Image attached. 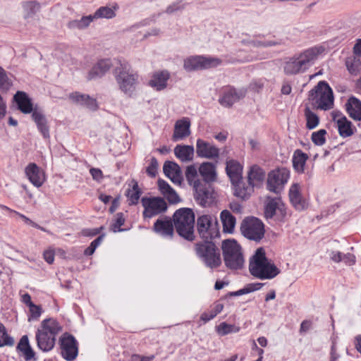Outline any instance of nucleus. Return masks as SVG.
Listing matches in <instances>:
<instances>
[{
  "label": "nucleus",
  "mask_w": 361,
  "mask_h": 361,
  "mask_svg": "<svg viewBox=\"0 0 361 361\" xmlns=\"http://www.w3.org/2000/svg\"><path fill=\"white\" fill-rule=\"evenodd\" d=\"M140 191L138 188L137 183H135L131 189H128L126 192V196L128 198L130 204H136L140 196Z\"/></svg>",
  "instance_id": "obj_45"
},
{
  "label": "nucleus",
  "mask_w": 361,
  "mask_h": 361,
  "mask_svg": "<svg viewBox=\"0 0 361 361\" xmlns=\"http://www.w3.org/2000/svg\"><path fill=\"white\" fill-rule=\"evenodd\" d=\"M221 249L225 265L230 269L237 270L243 267L245 259L240 245L235 240H225Z\"/></svg>",
  "instance_id": "obj_5"
},
{
  "label": "nucleus",
  "mask_w": 361,
  "mask_h": 361,
  "mask_svg": "<svg viewBox=\"0 0 361 361\" xmlns=\"http://www.w3.org/2000/svg\"><path fill=\"white\" fill-rule=\"evenodd\" d=\"M69 99L73 103L85 106L91 110H95L97 109L96 100L90 97L89 95L82 94L79 92H74L69 95Z\"/></svg>",
  "instance_id": "obj_24"
},
{
  "label": "nucleus",
  "mask_w": 361,
  "mask_h": 361,
  "mask_svg": "<svg viewBox=\"0 0 361 361\" xmlns=\"http://www.w3.org/2000/svg\"><path fill=\"white\" fill-rule=\"evenodd\" d=\"M345 65L351 74H356L361 66V56L353 54V56L346 59Z\"/></svg>",
  "instance_id": "obj_42"
},
{
  "label": "nucleus",
  "mask_w": 361,
  "mask_h": 361,
  "mask_svg": "<svg viewBox=\"0 0 361 361\" xmlns=\"http://www.w3.org/2000/svg\"><path fill=\"white\" fill-rule=\"evenodd\" d=\"M245 93L246 91L244 90L236 91L234 89H228L219 99V103L224 106L230 107L240 99L243 98Z\"/></svg>",
  "instance_id": "obj_22"
},
{
  "label": "nucleus",
  "mask_w": 361,
  "mask_h": 361,
  "mask_svg": "<svg viewBox=\"0 0 361 361\" xmlns=\"http://www.w3.org/2000/svg\"><path fill=\"white\" fill-rule=\"evenodd\" d=\"M44 260L48 264H52L54 261V252L52 250H45L43 253Z\"/></svg>",
  "instance_id": "obj_58"
},
{
  "label": "nucleus",
  "mask_w": 361,
  "mask_h": 361,
  "mask_svg": "<svg viewBox=\"0 0 361 361\" xmlns=\"http://www.w3.org/2000/svg\"><path fill=\"white\" fill-rule=\"evenodd\" d=\"M14 100L17 103L18 109L23 114H30L34 111L31 100L25 92L18 91L14 95Z\"/></svg>",
  "instance_id": "obj_26"
},
{
  "label": "nucleus",
  "mask_w": 361,
  "mask_h": 361,
  "mask_svg": "<svg viewBox=\"0 0 361 361\" xmlns=\"http://www.w3.org/2000/svg\"><path fill=\"white\" fill-rule=\"evenodd\" d=\"M234 186V195L241 199H245L253 192V186L248 183L247 185L240 179L232 183Z\"/></svg>",
  "instance_id": "obj_33"
},
{
  "label": "nucleus",
  "mask_w": 361,
  "mask_h": 361,
  "mask_svg": "<svg viewBox=\"0 0 361 361\" xmlns=\"http://www.w3.org/2000/svg\"><path fill=\"white\" fill-rule=\"evenodd\" d=\"M224 308V305L222 304H217L215 305L214 310L210 312L209 317H206L207 313H203L201 315V319L204 320V322H208L210 319L215 317L219 313H220Z\"/></svg>",
  "instance_id": "obj_51"
},
{
  "label": "nucleus",
  "mask_w": 361,
  "mask_h": 361,
  "mask_svg": "<svg viewBox=\"0 0 361 361\" xmlns=\"http://www.w3.org/2000/svg\"><path fill=\"white\" fill-rule=\"evenodd\" d=\"M309 99L314 102L319 109L326 111L334 107L333 91L324 81H320L310 92Z\"/></svg>",
  "instance_id": "obj_7"
},
{
  "label": "nucleus",
  "mask_w": 361,
  "mask_h": 361,
  "mask_svg": "<svg viewBox=\"0 0 361 361\" xmlns=\"http://www.w3.org/2000/svg\"><path fill=\"white\" fill-rule=\"evenodd\" d=\"M289 199L297 210L305 209L308 206L306 200L301 195L300 185L297 183L293 184L290 188Z\"/></svg>",
  "instance_id": "obj_18"
},
{
  "label": "nucleus",
  "mask_w": 361,
  "mask_h": 361,
  "mask_svg": "<svg viewBox=\"0 0 361 361\" xmlns=\"http://www.w3.org/2000/svg\"><path fill=\"white\" fill-rule=\"evenodd\" d=\"M333 119L337 123V128L339 135L343 137H348L353 134L352 123L345 116H341L336 118L337 115L333 112Z\"/></svg>",
  "instance_id": "obj_25"
},
{
  "label": "nucleus",
  "mask_w": 361,
  "mask_h": 361,
  "mask_svg": "<svg viewBox=\"0 0 361 361\" xmlns=\"http://www.w3.org/2000/svg\"><path fill=\"white\" fill-rule=\"evenodd\" d=\"M183 8V5L181 4L180 2L174 3L172 5L169 6L166 8V13H172L174 11H178Z\"/></svg>",
  "instance_id": "obj_62"
},
{
  "label": "nucleus",
  "mask_w": 361,
  "mask_h": 361,
  "mask_svg": "<svg viewBox=\"0 0 361 361\" xmlns=\"http://www.w3.org/2000/svg\"><path fill=\"white\" fill-rule=\"evenodd\" d=\"M185 177L190 185H192L193 187H197L200 184V180L197 178V171L194 166H189L187 167L185 171Z\"/></svg>",
  "instance_id": "obj_43"
},
{
  "label": "nucleus",
  "mask_w": 361,
  "mask_h": 361,
  "mask_svg": "<svg viewBox=\"0 0 361 361\" xmlns=\"http://www.w3.org/2000/svg\"><path fill=\"white\" fill-rule=\"evenodd\" d=\"M281 199L279 197H267L264 203V214L267 218H272L276 211L279 208Z\"/></svg>",
  "instance_id": "obj_38"
},
{
  "label": "nucleus",
  "mask_w": 361,
  "mask_h": 361,
  "mask_svg": "<svg viewBox=\"0 0 361 361\" xmlns=\"http://www.w3.org/2000/svg\"><path fill=\"white\" fill-rule=\"evenodd\" d=\"M240 328L232 324H228L226 322L221 323L217 327V333L221 336H225L230 333L238 332Z\"/></svg>",
  "instance_id": "obj_46"
},
{
  "label": "nucleus",
  "mask_w": 361,
  "mask_h": 361,
  "mask_svg": "<svg viewBox=\"0 0 361 361\" xmlns=\"http://www.w3.org/2000/svg\"><path fill=\"white\" fill-rule=\"evenodd\" d=\"M62 331V326L54 319H44L36 332L38 348L44 352L53 349L57 335Z\"/></svg>",
  "instance_id": "obj_3"
},
{
  "label": "nucleus",
  "mask_w": 361,
  "mask_h": 361,
  "mask_svg": "<svg viewBox=\"0 0 361 361\" xmlns=\"http://www.w3.org/2000/svg\"><path fill=\"white\" fill-rule=\"evenodd\" d=\"M254 47H269L279 44V43L276 41H260V40H252L248 42Z\"/></svg>",
  "instance_id": "obj_50"
},
{
  "label": "nucleus",
  "mask_w": 361,
  "mask_h": 361,
  "mask_svg": "<svg viewBox=\"0 0 361 361\" xmlns=\"http://www.w3.org/2000/svg\"><path fill=\"white\" fill-rule=\"evenodd\" d=\"M305 115L307 120V128L313 129L319 124V117L316 114L310 111L309 108L305 109Z\"/></svg>",
  "instance_id": "obj_44"
},
{
  "label": "nucleus",
  "mask_w": 361,
  "mask_h": 361,
  "mask_svg": "<svg viewBox=\"0 0 361 361\" xmlns=\"http://www.w3.org/2000/svg\"><path fill=\"white\" fill-rule=\"evenodd\" d=\"M221 63L220 60L203 56H192L184 61V68L188 71L216 67Z\"/></svg>",
  "instance_id": "obj_12"
},
{
  "label": "nucleus",
  "mask_w": 361,
  "mask_h": 361,
  "mask_svg": "<svg viewBox=\"0 0 361 361\" xmlns=\"http://www.w3.org/2000/svg\"><path fill=\"white\" fill-rule=\"evenodd\" d=\"M195 251L206 267L216 269L221 266L222 261L220 250L212 241L196 243Z\"/></svg>",
  "instance_id": "obj_6"
},
{
  "label": "nucleus",
  "mask_w": 361,
  "mask_h": 361,
  "mask_svg": "<svg viewBox=\"0 0 361 361\" xmlns=\"http://www.w3.org/2000/svg\"><path fill=\"white\" fill-rule=\"evenodd\" d=\"M226 169L231 183H236V181L242 179L243 169L238 161L235 160L227 161Z\"/></svg>",
  "instance_id": "obj_29"
},
{
  "label": "nucleus",
  "mask_w": 361,
  "mask_h": 361,
  "mask_svg": "<svg viewBox=\"0 0 361 361\" xmlns=\"http://www.w3.org/2000/svg\"><path fill=\"white\" fill-rule=\"evenodd\" d=\"M265 177L264 171L258 166L254 165L250 167L248 172V183L253 187L262 182Z\"/></svg>",
  "instance_id": "obj_34"
},
{
  "label": "nucleus",
  "mask_w": 361,
  "mask_h": 361,
  "mask_svg": "<svg viewBox=\"0 0 361 361\" xmlns=\"http://www.w3.org/2000/svg\"><path fill=\"white\" fill-rule=\"evenodd\" d=\"M330 257L332 261L339 262L342 261L343 256L340 252H331Z\"/></svg>",
  "instance_id": "obj_63"
},
{
  "label": "nucleus",
  "mask_w": 361,
  "mask_h": 361,
  "mask_svg": "<svg viewBox=\"0 0 361 361\" xmlns=\"http://www.w3.org/2000/svg\"><path fill=\"white\" fill-rule=\"evenodd\" d=\"M349 116L355 121L361 120V102L355 97H350L345 104Z\"/></svg>",
  "instance_id": "obj_28"
},
{
  "label": "nucleus",
  "mask_w": 361,
  "mask_h": 361,
  "mask_svg": "<svg viewBox=\"0 0 361 361\" xmlns=\"http://www.w3.org/2000/svg\"><path fill=\"white\" fill-rule=\"evenodd\" d=\"M325 130H319L317 132L313 133L312 135V142L317 145H322L325 142Z\"/></svg>",
  "instance_id": "obj_48"
},
{
  "label": "nucleus",
  "mask_w": 361,
  "mask_h": 361,
  "mask_svg": "<svg viewBox=\"0 0 361 361\" xmlns=\"http://www.w3.org/2000/svg\"><path fill=\"white\" fill-rule=\"evenodd\" d=\"M353 54L361 56V39H358L354 45Z\"/></svg>",
  "instance_id": "obj_64"
},
{
  "label": "nucleus",
  "mask_w": 361,
  "mask_h": 361,
  "mask_svg": "<svg viewBox=\"0 0 361 361\" xmlns=\"http://www.w3.org/2000/svg\"><path fill=\"white\" fill-rule=\"evenodd\" d=\"M199 171L207 182L214 181L216 178V173L215 166L210 162L202 163L200 166Z\"/></svg>",
  "instance_id": "obj_37"
},
{
  "label": "nucleus",
  "mask_w": 361,
  "mask_h": 361,
  "mask_svg": "<svg viewBox=\"0 0 361 361\" xmlns=\"http://www.w3.org/2000/svg\"><path fill=\"white\" fill-rule=\"evenodd\" d=\"M116 6H102L96 10L92 17L94 20L99 18L111 19L116 16Z\"/></svg>",
  "instance_id": "obj_40"
},
{
  "label": "nucleus",
  "mask_w": 361,
  "mask_h": 361,
  "mask_svg": "<svg viewBox=\"0 0 361 361\" xmlns=\"http://www.w3.org/2000/svg\"><path fill=\"white\" fill-rule=\"evenodd\" d=\"M250 274L259 279H271L279 273V269L266 257L262 247L257 249L249 263Z\"/></svg>",
  "instance_id": "obj_1"
},
{
  "label": "nucleus",
  "mask_w": 361,
  "mask_h": 361,
  "mask_svg": "<svg viewBox=\"0 0 361 361\" xmlns=\"http://www.w3.org/2000/svg\"><path fill=\"white\" fill-rule=\"evenodd\" d=\"M173 222L177 233L187 240H194L195 214L191 209L181 208L173 215Z\"/></svg>",
  "instance_id": "obj_4"
},
{
  "label": "nucleus",
  "mask_w": 361,
  "mask_h": 361,
  "mask_svg": "<svg viewBox=\"0 0 361 361\" xmlns=\"http://www.w3.org/2000/svg\"><path fill=\"white\" fill-rule=\"evenodd\" d=\"M125 219L121 213L117 214V217L115 223L112 225V230L114 232L121 231L120 227L124 224Z\"/></svg>",
  "instance_id": "obj_55"
},
{
  "label": "nucleus",
  "mask_w": 361,
  "mask_h": 361,
  "mask_svg": "<svg viewBox=\"0 0 361 361\" xmlns=\"http://www.w3.org/2000/svg\"><path fill=\"white\" fill-rule=\"evenodd\" d=\"M116 80L121 90L124 92H130L135 84V76L130 73L124 67L117 68L116 70Z\"/></svg>",
  "instance_id": "obj_15"
},
{
  "label": "nucleus",
  "mask_w": 361,
  "mask_h": 361,
  "mask_svg": "<svg viewBox=\"0 0 361 361\" xmlns=\"http://www.w3.org/2000/svg\"><path fill=\"white\" fill-rule=\"evenodd\" d=\"M197 230L200 236L205 241L219 235V224L216 217L204 214L197 219Z\"/></svg>",
  "instance_id": "obj_8"
},
{
  "label": "nucleus",
  "mask_w": 361,
  "mask_h": 361,
  "mask_svg": "<svg viewBox=\"0 0 361 361\" xmlns=\"http://www.w3.org/2000/svg\"><path fill=\"white\" fill-rule=\"evenodd\" d=\"M342 260L344 261V262L347 265H353L355 262V257L354 255L348 253L343 256Z\"/></svg>",
  "instance_id": "obj_60"
},
{
  "label": "nucleus",
  "mask_w": 361,
  "mask_h": 361,
  "mask_svg": "<svg viewBox=\"0 0 361 361\" xmlns=\"http://www.w3.org/2000/svg\"><path fill=\"white\" fill-rule=\"evenodd\" d=\"M262 286V284L259 283H250V284H248L244 288L238 290L235 293V295H242V294H245V293H251V292H252L254 290H258V289L261 288Z\"/></svg>",
  "instance_id": "obj_52"
},
{
  "label": "nucleus",
  "mask_w": 361,
  "mask_h": 361,
  "mask_svg": "<svg viewBox=\"0 0 361 361\" xmlns=\"http://www.w3.org/2000/svg\"><path fill=\"white\" fill-rule=\"evenodd\" d=\"M26 177L37 188L41 187L45 181L44 171L36 164L30 163L25 169Z\"/></svg>",
  "instance_id": "obj_16"
},
{
  "label": "nucleus",
  "mask_w": 361,
  "mask_h": 361,
  "mask_svg": "<svg viewBox=\"0 0 361 361\" xmlns=\"http://www.w3.org/2000/svg\"><path fill=\"white\" fill-rule=\"evenodd\" d=\"M94 21L92 15L84 16L80 19H75L67 23V27L69 30H85L89 27L90 24Z\"/></svg>",
  "instance_id": "obj_32"
},
{
  "label": "nucleus",
  "mask_w": 361,
  "mask_h": 361,
  "mask_svg": "<svg viewBox=\"0 0 361 361\" xmlns=\"http://www.w3.org/2000/svg\"><path fill=\"white\" fill-rule=\"evenodd\" d=\"M11 86V82L7 75L0 79V88L2 90H8Z\"/></svg>",
  "instance_id": "obj_61"
},
{
  "label": "nucleus",
  "mask_w": 361,
  "mask_h": 361,
  "mask_svg": "<svg viewBox=\"0 0 361 361\" xmlns=\"http://www.w3.org/2000/svg\"><path fill=\"white\" fill-rule=\"evenodd\" d=\"M141 202L144 207V218H152L167 210V204L161 197H142Z\"/></svg>",
  "instance_id": "obj_11"
},
{
  "label": "nucleus",
  "mask_w": 361,
  "mask_h": 361,
  "mask_svg": "<svg viewBox=\"0 0 361 361\" xmlns=\"http://www.w3.org/2000/svg\"><path fill=\"white\" fill-rule=\"evenodd\" d=\"M158 186L161 193L171 204H176L180 201L176 192L165 180H159Z\"/></svg>",
  "instance_id": "obj_27"
},
{
  "label": "nucleus",
  "mask_w": 361,
  "mask_h": 361,
  "mask_svg": "<svg viewBox=\"0 0 361 361\" xmlns=\"http://www.w3.org/2000/svg\"><path fill=\"white\" fill-rule=\"evenodd\" d=\"M169 78V74L167 71L156 73L149 81V85L157 90H163L166 86V81Z\"/></svg>",
  "instance_id": "obj_36"
},
{
  "label": "nucleus",
  "mask_w": 361,
  "mask_h": 361,
  "mask_svg": "<svg viewBox=\"0 0 361 361\" xmlns=\"http://www.w3.org/2000/svg\"><path fill=\"white\" fill-rule=\"evenodd\" d=\"M220 217L224 232L232 233L235 226V218L228 210L222 211Z\"/></svg>",
  "instance_id": "obj_35"
},
{
  "label": "nucleus",
  "mask_w": 361,
  "mask_h": 361,
  "mask_svg": "<svg viewBox=\"0 0 361 361\" xmlns=\"http://www.w3.org/2000/svg\"><path fill=\"white\" fill-rule=\"evenodd\" d=\"M319 51L317 48H310L305 51L286 58L282 68L286 75H295L305 72L318 56Z\"/></svg>",
  "instance_id": "obj_2"
},
{
  "label": "nucleus",
  "mask_w": 361,
  "mask_h": 361,
  "mask_svg": "<svg viewBox=\"0 0 361 361\" xmlns=\"http://www.w3.org/2000/svg\"><path fill=\"white\" fill-rule=\"evenodd\" d=\"M0 209H4V210H6V211H9L11 212H15L16 214H17L21 219H23L24 220V221L27 224H29V225H31L32 226H35V227H39V226H37L35 223H34L32 221H31L29 218L26 217L25 216H24L23 214H19L16 211H13L12 209H11L10 208H8V207L6 206H4V205H1L0 204ZM40 228L42 230H43V228H42L40 227Z\"/></svg>",
  "instance_id": "obj_54"
},
{
  "label": "nucleus",
  "mask_w": 361,
  "mask_h": 361,
  "mask_svg": "<svg viewBox=\"0 0 361 361\" xmlns=\"http://www.w3.org/2000/svg\"><path fill=\"white\" fill-rule=\"evenodd\" d=\"M154 231L163 237L172 238L174 233V225L171 219L162 218L156 221L154 224Z\"/></svg>",
  "instance_id": "obj_19"
},
{
  "label": "nucleus",
  "mask_w": 361,
  "mask_h": 361,
  "mask_svg": "<svg viewBox=\"0 0 361 361\" xmlns=\"http://www.w3.org/2000/svg\"><path fill=\"white\" fill-rule=\"evenodd\" d=\"M40 8L41 6L37 1H25L21 4V12L25 19L32 18Z\"/></svg>",
  "instance_id": "obj_31"
},
{
  "label": "nucleus",
  "mask_w": 361,
  "mask_h": 361,
  "mask_svg": "<svg viewBox=\"0 0 361 361\" xmlns=\"http://www.w3.org/2000/svg\"><path fill=\"white\" fill-rule=\"evenodd\" d=\"M90 172L94 180L100 182L103 179V173L100 169L92 168L90 169Z\"/></svg>",
  "instance_id": "obj_57"
},
{
  "label": "nucleus",
  "mask_w": 361,
  "mask_h": 361,
  "mask_svg": "<svg viewBox=\"0 0 361 361\" xmlns=\"http://www.w3.org/2000/svg\"><path fill=\"white\" fill-rule=\"evenodd\" d=\"M103 237H104V235H102L99 236L98 238H97L94 240H93L91 243L90 245L85 250L84 254L85 255H92L94 252L95 249L102 242Z\"/></svg>",
  "instance_id": "obj_49"
},
{
  "label": "nucleus",
  "mask_w": 361,
  "mask_h": 361,
  "mask_svg": "<svg viewBox=\"0 0 361 361\" xmlns=\"http://www.w3.org/2000/svg\"><path fill=\"white\" fill-rule=\"evenodd\" d=\"M196 153L200 157L214 159L219 158L220 150L210 142L198 139L196 144Z\"/></svg>",
  "instance_id": "obj_14"
},
{
  "label": "nucleus",
  "mask_w": 361,
  "mask_h": 361,
  "mask_svg": "<svg viewBox=\"0 0 361 361\" xmlns=\"http://www.w3.org/2000/svg\"><path fill=\"white\" fill-rule=\"evenodd\" d=\"M164 174L175 184L180 185L183 180L180 166L175 162L167 161L163 166Z\"/></svg>",
  "instance_id": "obj_20"
},
{
  "label": "nucleus",
  "mask_w": 361,
  "mask_h": 361,
  "mask_svg": "<svg viewBox=\"0 0 361 361\" xmlns=\"http://www.w3.org/2000/svg\"><path fill=\"white\" fill-rule=\"evenodd\" d=\"M13 344V338L7 334L4 326L0 324V347L4 345H12Z\"/></svg>",
  "instance_id": "obj_47"
},
{
  "label": "nucleus",
  "mask_w": 361,
  "mask_h": 361,
  "mask_svg": "<svg viewBox=\"0 0 361 361\" xmlns=\"http://www.w3.org/2000/svg\"><path fill=\"white\" fill-rule=\"evenodd\" d=\"M290 173L286 168L272 170L268 174L267 188L269 191L279 194L288 182Z\"/></svg>",
  "instance_id": "obj_10"
},
{
  "label": "nucleus",
  "mask_w": 361,
  "mask_h": 361,
  "mask_svg": "<svg viewBox=\"0 0 361 361\" xmlns=\"http://www.w3.org/2000/svg\"><path fill=\"white\" fill-rule=\"evenodd\" d=\"M32 119L36 123L38 129L42 133L44 137H49V128L47 125V121L44 115L37 110H34L32 114Z\"/></svg>",
  "instance_id": "obj_39"
},
{
  "label": "nucleus",
  "mask_w": 361,
  "mask_h": 361,
  "mask_svg": "<svg viewBox=\"0 0 361 361\" xmlns=\"http://www.w3.org/2000/svg\"><path fill=\"white\" fill-rule=\"evenodd\" d=\"M61 354L68 360H75L78 355V346L75 338L68 334H65L60 339Z\"/></svg>",
  "instance_id": "obj_13"
},
{
  "label": "nucleus",
  "mask_w": 361,
  "mask_h": 361,
  "mask_svg": "<svg viewBox=\"0 0 361 361\" xmlns=\"http://www.w3.org/2000/svg\"><path fill=\"white\" fill-rule=\"evenodd\" d=\"M240 229L245 238L256 242L259 241L264 235V224L255 217H247L244 219Z\"/></svg>",
  "instance_id": "obj_9"
},
{
  "label": "nucleus",
  "mask_w": 361,
  "mask_h": 361,
  "mask_svg": "<svg viewBox=\"0 0 361 361\" xmlns=\"http://www.w3.org/2000/svg\"><path fill=\"white\" fill-rule=\"evenodd\" d=\"M174 154L181 161H190L194 157V147L191 145H178L174 148Z\"/></svg>",
  "instance_id": "obj_30"
},
{
  "label": "nucleus",
  "mask_w": 361,
  "mask_h": 361,
  "mask_svg": "<svg viewBox=\"0 0 361 361\" xmlns=\"http://www.w3.org/2000/svg\"><path fill=\"white\" fill-rule=\"evenodd\" d=\"M112 64L109 59H102L95 63L87 73L89 80H94L102 77L111 67Z\"/></svg>",
  "instance_id": "obj_21"
},
{
  "label": "nucleus",
  "mask_w": 361,
  "mask_h": 361,
  "mask_svg": "<svg viewBox=\"0 0 361 361\" xmlns=\"http://www.w3.org/2000/svg\"><path fill=\"white\" fill-rule=\"evenodd\" d=\"M157 169L158 162L155 158H152L149 166L147 168V173L151 177H154L157 175Z\"/></svg>",
  "instance_id": "obj_53"
},
{
  "label": "nucleus",
  "mask_w": 361,
  "mask_h": 361,
  "mask_svg": "<svg viewBox=\"0 0 361 361\" xmlns=\"http://www.w3.org/2000/svg\"><path fill=\"white\" fill-rule=\"evenodd\" d=\"M29 310L31 314V317L33 319H37L42 313L41 307L35 305L34 303L29 307Z\"/></svg>",
  "instance_id": "obj_56"
},
{
  "label": "nucleus",
  "mask_w": 361,
  "mask_h": 361,
  "mask_svg": "<svg viewBox=\"0 0 361 361\" xmlns=\"http://www.w3.org/2000/svg\"><path fill=\"white\" fill-rule=\"evenodd\" d=\"M194 188L195 189V200L201 206L207 207L214 200V190L211 187L200 184Z\"/></svg>",
  "instance_id": "obj_17"
},
{
  "label": "nucleus",
  "mask_w": 361,
  "mask_h": 361,
  "mask_svg": "<svg viewBox=\"0 0 361 361\" xmlns=\"http://www.w3.org/2000/svg\"><path fill=\"white\" fill-rule=\"evenodd\" d=\"M190 122L188 118H183L176 121L174 127L173 140L178 141L183 140L190 134Z\"/></svg>",
  "instance_id": "obj_23"
},
{
  "label": "nucleus",
  "mask_w": 361,
  "mask_h": 361,
  "mask_svg": "<svg viewBox=\"0 0 361 361\" xmlns=\"http://www.w3.org/2000/svg\"><path fill=\"white\" fill-rule=\"evenodd\" d=\"M308 156L300 149H297L293 154V164L294 169L298 172H303L304 166Z\"/></svg>",
  "instance_id": "obj_41"
},
{
  "label": "nucleus",
  "mask_w": 361,
  "mask_h": 361,
  "mask_svg": "<svg viewBox=\"0 0 361 361\" xmlns=\"http://www.w3.org/2000/svg\"><path fill=\"white\" fill-rule=\"evenodd\" d=\"M30 346V345L29 344L28 337L27 336H23L21 338V339L18 345V348L20 351H23L24 350H26Z\"/></svg>",
  "instance_id": "obj_59"
}]
</instances>
